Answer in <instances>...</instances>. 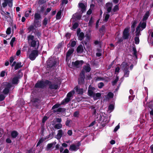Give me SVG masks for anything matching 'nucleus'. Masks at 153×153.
<instances>
[{
	"instance_id": "nucleus-1",
	"label": "nucleus",
	"mask_w": 153,
	"mask_h": 153,
	"mask_svg": "<svg viewBox=\"0 0 153 153\" xmlns=\"http://www.w3.org/2000/svg\"><path fill=\"white\" fill-rule=\"evenodd\" d=\"M47 85H48V88L51 89L57 90L59 88L58 84L52 83L51 82L48 80H45V81L38 80L35 84L34 88H44Z\"/></svg>"
},
{
	"instance_id": "nucleus-2",
	"label": "nucleus",
	"mask_w": 153,
	"mask_h": 153,
	"mask_svg": "<svg viewBox=\"0 0 153 153\" xmlns=\"http://www.w3.org/2000/svg\"><path fill=\"white\" fill-rule=\"evenodd\" d=\"M34 36L32 35H29L27 37L28 44L30 47L35 48L37 45V47L35 49H38L39 46V42L37 39L36 40H34Z\"/></svg>"
},
{
	"instance_id": "nucleus-3",
	"label": "nucleus",
	"mask_w": 153,
	"mask_h": 153,
	"mask_svg": "<svg viewBox=\"0 0 153 153\" xmlns=\"http://www.w3.org/2000/svg\"><path fill=\"white\" fill-rule=\"evenodd\" d=\"M47 68L50 69L54 67L56 63V61L54 59H49L47 62Z\"/></svg>"
},
{
	"instance_id": "nucleus-4",
	"label": "nucleus",
	"mask_w": 153,
	"mask_h": 153,
	"mask_svg": "<svg viewBox=\"0 0 153 153\" xmlns=\"http://www.w3.org/2000/svg\"><path fill=\"white\" fill-rule=\"evenodd\" d=\"M38 49L32 50L29 55V59L32 61L34 60L36 57L38 55L39 51Z\"/></svg>"
},
{
	"instance_id": "nucleus-5",
	"label": "nucleus",
	"mask_w": 153,
	"mask_h": 153,
	"mask_svg": "<svg viewBox=\"0 0 153 153\" xmlns=\"http://www.w3.org/2000/svg\"><path fill=\"white\" fill-rule=\"evenodd\" d=\"M130 28H126L123 30V37L124 39H127L129 38L130 35Z\"/></svg>"
},
{
	"instance_id": "nucleus-6",
	"label": "nucleus",
	"mask_w": 153,
	"mask_h": 153,
	"mask_svg": "<svg viewBox=\"0 0 153 153\" xmlns=\"http://www.w3.org/2000/svg\"><path fill=\"white\" fill-rule=\"evenodd\" d=\"M72 96L71 92H68L67 95V97L61 102L62 104H65V103L68 102L71 99V97Z\"/></svg>"
},
{
	"instance_id": "nucleus-7",
	"label": "nucleus",
	"mask_w": 153,
	"mask_h": 153,
	"mask_svg": "<svg viewBox=\"0 0 153 153\" xmlns=\"http://www.w3.org/2000/svg\"><path fill=\"white\" fill-rule=\"evenodd\" d=\"M22 77V74L17 75L16 76L14 77L12 80V83L14 85H17L19 82V79Z\"/></svg>"
},
{
	"instance_id": "nucleus-8",
	"label": "nucleus",
	"mask_w": 153,
	"mask_h": 153,
	"mask_svg": "<svg viewBox=\"0 0 153 153\" xmlns=\"http://www.w3.org/2000/svg\"><path fill=\"white\" fill-rule=\"evenodd\" d=\"M4 2L2 3V6L3 7L5 8L8 4V6L11 7L13 6V0H3Z\"/></svg>"
},
{
	"instance_id": "nucleus-9",
	"label": "nucleus",
	"mask_w": 153,
	"mask_h": 153,
	"mask_svg": "<svg viewBox=\"0 0 153 153\" xmlns=\"http://www.w3.org/2000/svg\"><path fill=\"white\" fill-rule=\"evenodd\" d=\"M84 63L83 60H76L75 62H72V65L73 67H77V66L79 65H82Z\"/></svg>"
},
{
	"instance_id": "nucleus-10",
	"label": "nucleus",
	"mask_w": 153,
	"mask_h": 153,
	"mask_svg": "<svg viewBox=\"0 0 153 153\" xmlns=\"http://www.w3.org/2000/svg\"><path fill=\"white\" fill-rule=\"evenodd\" d=\"M37 28V27L36 26H35L33 24H32L29 26V27L27 28V30L29 32H33L35 33V32H36V28Z\"/></svg>"
},
{
	"instance_id": "nucleus-11",
	"label": "nucleus",
	"mask_w": 153,
	"mask_h": 153,
	"mask_svg": "<svg viewBox=\"0 0 153 153\" xmlns=\"http://www.w3.org/2000/svg\"><path fill=\"white\" fill-rule=\"evenodd\" d=\"M107 13H109L111 11V10L112 7V3L108 2L106 4H105Z\"/></svg>"
},
{
	"instance_id": "nucleus-12",
	"label": "nucleus",
	"mask_w": 153,
	"mask_h": 153,
	"mask_svg": "<svg viewBox=\"0 0 153 153\" xmlns=\"http://www.w3.org/2000/svg\"><path fill=\"white\" fill-rule=\"evenodd\" d=\"M128 63L125 62H122L121 65V68L123 70L128 69Z\"/></svg>"
},
{
	"instance_id": "nucleus-13",
	"label": "nucleus",
	"mask_w": 153,
	"mask_h": 153,
	"mask_svg": "<svg viewBox=\"0 0 153 153\" xmlns=\"http://www.w3.org/2000/svg\"><path fill=\"white\" fill-rule=\"evenodd\" d=\"M90 37L87 34L85 35V39L84 41H82V43L84 45L85 44V45L87 46L88 45V42L90 40Z\"/></svg>"
},
{
	"instance_id": "nucleus-14",
	"label": "nucleus",
	"mask_w": 153,
	"mask_h": 153,
	"mask_svg": "<svg viewBox=\"0 0 153 153\" xmlns=\"http://www.w3.org/2000/svg\"><path fill=\"white\" fill-rule=\"evenodd\" d=\"M2 85L4 87V88H7L10 90L12 87V85L10 83L7 82H3Z\"/></svg>"
},
{
	"instance_id": "nucleus-15",
	"label": "nucleus",
	"mask_w": 153,
	"mask_h": 153,
	"mask_svg": "<svg viewBox=\"0 0 153 153\" xmlns=\"http://www.w3.org/2000/svg\"><path fill=\"white\" fill-rule=\"evenodd\" d=\"M74 89L78 94L82 95L83 94V88H79L78 86H76Z\"/></svg>"
},
{
	"instance_id": "nucleus-16",
	"label": "nucleus",
	"mask_w": 153,
	"mask_h": 153,
	"mask_svg": "<svg viewBox=\"0 0 153 153\" xmlns=\"http://www.w3.org/2000/svg\"><path fill=\"white\" fill-rule=\"evenodd\" d=\"M73 49H69L67 52L66 56V61H67L68 58L73 53L74 51Z\"/></svg>"
},
{
	"instance_id": "nucleus-17",
	"label": "nucleus",
	"mask_w": 153,
	"mask_h": 153,
	"mask_svg": "<svg viewBox=\"0 0 153 153\" xmlns=\"http://www.w3.org/2000/svg\"><path fill=\"white\" fill-rule=\"evenodd\" d=\"M85 77L79 76L78 80V84L81 85L83 84L85 82Z\"/></svg>"
},
{
	"instance_id": "nucleus-18",
	"label": "nucleus",
	"mask_w": 153,
	"mask_h": 153,
	"mask_svg": "<svg viewBox=\"0 0 153 153\" xmlns=\"http://www.w3.org/2000/svg\"><path fill=\"white\" fill-rule=\"evenodd\" d=\"M18 132L16 130L13 131L11 133V137L13 139L16 138L18 135Z\"/></svg>"
},
{
	"instance_id": "nucleus-19",
	"label": "nucleus",
	"mask_w": 153,
	"mask_h": 153,
	"mask_svg": "<svg viewBox=\"0 0 153 153\" xmlns=\"http://www.w3.org/2000/svg\"><path fill=\"white\" fill-rule=\"evenodd\" d=\"M101 96V94L100 93H94L92 97L94 100H96L100 99Z\"/></svg>"
},
{
	"instance_id": "nucleus-20",
	"label": "nucleus",
	"mask_w": 153,
	"mask_h": 153,
	"mask_svg": "<svg viewBox=\"0 0 153 153\" xmlns=\"http://www.w3.org/2000/svg\"><path fill=\"white\" fill-rule=\"evenodd\" d=\"M66 111V109L62 108H59L56 110H54L53 111L54 113L59 112L63 113L65 112Z\"/></svg>"
},
{
	"instance_id": "nucleus-21",
	"label": "nucleus",
	"mask_w": 153,
	"mask_h": 153,
	"mask_svg": "<svg viewBox=\"0 0 153 153\" xmlns=\"http://www.w3.org/2000/svg\"><path fill=\"white\" fill-rule=\"evenodd\" d=\"M79 7L81 9V11L83 13L86 10V7L85 4L82 3H79L78 4Z\"/></svg>"
},
{
	"instance_id": "nucleus-22",
	"label": "nucleus",
	"mask_w": 153,
	"mask_h": 153,
	"mask_svg": "<svg viewBox=\"0 0 153 153\" xmlns=\"http://www.w3.org/2000/svg\"><path fill=\"white\" fill-rule=\"evenodd\" d=\"M77 53H82L83 51V47L82 45H79L77 47L76 49Z\"/></svg>"
},
{
	"instance_id": "nucleus-23",
	"label": "nucleus",
	"mask_w": 153,
	"mask_h": 153,
	"mask_svg": "<svg viewBox=\"0 0 153 153\" xmlns=\"http://www.w3.org/2000/svg\"><path fill=\"white\" fill-rule=\"evenodd\" d=\"M146 25V22H143L142 23L140 22V24H139L138 26L137 27L139 26V28H141V29H142V30L145 29Z\"/></svg>"
},
{
	"instance_id": "nucleus-24",
	"label": "nucleus",
	"mask_w": 153,
	"mask_h": 153,
	"mask_svg": "<svg viewBox=\"0 0 153 153\" xmlns=\"http://www.w3.org/2000/svg\"><path fill=\"white\" fill-rule=\"evenodd\" d=\"M142 30L141 28H139V26L137 27L136 28V31L135 32V36H139L140 35H141L140 31Z\"/></svg>"
},
{
	"instance_id": "nucleus-25",
	"label": "nucleus",
	"mask_w": 153,
	"mask_h": 153,
	"mask_svg": "<svg viewBox=\"0 0 153 153\" xmlns=\"http://www.w3.org/2000/svg\"><path fill=\"white\" fill-rule=\"evenodd\" d=\"M77 36L78 37L79 40L80 41H82L85 38V35L83 32H81Z\"/></svg>"
},
{
	"instance_id": "nucleus-26",
	"label": "nucleus",
	"mask_w": 153,
	"mask_h": 153,
	"mask_svg": "<svg viewBox=\"0 0 153 153\" xmlns=\"http://www.w3.org/2000/svg\"><path fill=\"white\" fill-rule=\"evenodd\" d=\"M33 25L37 27H40L41 26V22L40 20H34Z\"/></svg>"
},
{
	"instance_id": "nucleus-27",
	"label": "nucleus",
	"mask_w": 153,
	"mask_h": 153,
	"mask_svg": "<svg viewBox=\"0 0 153 153\" xmlns=\"http://www.w3.org/2000/svg\"><path fill=\"white\" fill-rule=\"evenodd\" d=\"M79 148H77V146L75 144H72L70 146L69 150L71 151H76Z\"/></svg>"
},
{
	"instance_id": "nucleus-28",
	"label": "nucleus",
	"mask_w": 153,
	"mask_h": 153,
	"mask_svg": "<svg viewBox=\"0 0 153 153\" xmlns=\"http://www.w3.org/2000/svg\"><path fill=\"white\" fill-rule=\"evenodd\" d=\"M23 66V65H22V63L19 62L17 63L15 65L14 69L15 70H17L19 68H22Z\"/></svg>"
},
{
	"instance_id": "nucleus-29",
	"label": "nucleus",
	"mask_w": 153,
	"mask_h": 153,
	"mask_svg": "<svg viewBox=\"0 0 153 153\" xmlns=\"http://www.w3.org/2000/svg\"><path fill=\"white\" fill-rule=\"evenodd\" d=\"M149 16V11H147L146 13H145V15L143 17V21H146V20L148 19Z\"/></svg>"
},
{
	"instance_id": "nucleus-30",
	"label": "nucleus",
	"mask_w": 153,
	"mask_h": 153,
	"mask_svg": "<svg viewBox=\"0 0 153 153\" xmlns=\"http://www.w3.org/2000/svg\"><path fill=\"white\" fill-rule=\"evenodd\" d=\"M124 72L123 76L126 77H128L129 76L130 71L128 70V69L123 70Z\"/></svg>"
},
{
	"instance_id": "nucleus-31",
	"label": "nucleus",
	"mask_w": 153,
	"mask_h": 153,
	"mask_svg": "<svg viewBox=\"0 0 153 153\" xmlns=\"http://www.w3.org/2000/svg\"><path fill=\"white\" fill-rule=\"evenodd\" d=\"M41 16L40 14L38 13H35L34 16V20H40L41 18Z\"/></svg>"
},
{
	"instance_id": "nucleus-32",
	"label": "nucleus",
	"mask_w": 153,
	"mask_h": 153,
	"mask_svg": "<svg viewBox=\"0 0 153 153\" xmlns=\"http://www.w3.org/2000/svg\"><path fill=\"white\" fill-rule=\"evenodd\" d=\"M105 29V25H102L101 28L99 29V31L100 33H101L102 35L104 34V31Z\"/></svg>"
},
{
	"instance_id": "nucleus-33",
	"label": "nucleus",
	"mask_w": 153,
	"mask_h": 153,
	"mask_svg": "<svg viewBox=\"0 0 153 153\" xmlns=\"http://www.w3.org/2000/svg\"><path fill=\"white\" fill-rule=\"evenodd\" d=\"M62 136V130L61 129L59 130L58 131V133L57 134L58 139H60Z\"/></svg>"
},
{
	"instance_id": "nucleus-34",
	"label": "nucleus",
	"mask_w": 153,
	"mask_h": 153,
	"mask_svg": "<svg viewBox=\"0 0 153 153\" xmlns=\"http://www.w3.org/2000/svg\"><path fill=\"white\" fill-rule=\"evenodd\" d=\"M90 88H88V95L91 97H93L94 93V91H92L91 90H90Z\"/></svg>"
},
{
	"instance_id": "nucleus-35",
	"label": "nucleus",
	"mask_w": 153,
	"mask_h": 153,
	"mask_svg": "<svg viewBox=\"0 0 153 153\" xmlns=\"http://www.w3.org/2000/svg\"><path fill=\"white\" fill-rule=\"evenodd\" d=\"M61 10H60L58 12L56 15V19H61Z\"/></svg>"
},
{
	"instance_id": "nucleus-36",
	"label": "nucleus",
	"mask_w": 153,
	"mask_h": 153,
	"mask_svg": "<svg viewBox=\"0 0 153 153\" xmlns=\"http://www.w3.org/2000/svg\"><path fill=\"white\" fill-rule=\"evenodd\" d=\"M63 105L64 104H62L61 102L60 104L58 103H56L53 106L52 108V109L53 110H55V109L58 108L61 105Z\"/></svg>"
},
{
	"instance_id": "nucleus-37",
	"label": "nucleus",
	"mask_w": 153,
	"mask_h": 153,
	"mask_svg": "<svg viewBox=\"0 0 153 153\" xmlns=\"http://www.w3.org/2000/svg\"><path fill=\"white\" fill-rule=\"evenodd\" d=\"M10 91V90L7 88H4L3 90L2 93L5 95H7Z\"/></svg>"
},
{
	"instance_id": "nucleus-38",
	"label": "nucleus",
	"mask_w": 153,
	"mask_h": 153,
	"mask_svg": "<svg viewBox=\"0 0 153 153\" xmlns=\"http://www.w3.org/2000/svg\"><path fill=\"white\" fill-rule=\"evenodd\" d=\"M48 19L45 17L43 20L42 21V24L43 25L45 26H46L48 23Z\"/></svg>"
},
{
	"instance_id": "nucleus-39",
	"label": "nucleus",
	"mask_w": 153,
	"mask_h": 153,
	"mask_svg": "<svg viewBox=\"0 0 153 153\" xmlns=\"http://www.w3.org/2000/svg\"><path fill=\"white\" fill-rule=\"evenodd\" d=\"M62 127V125L61 123H58L56 124L54 126V128L55 129H59L61 128Z\"/></svg>"
},
{
	"instance_id": "nucleus-40",
	"label": "nucleus",
	"mask_w": 153,
	"mask_h": 153,
	"mask_svg": "<svg viewBox=\"0 0 153 153\" xmlns=\"http://www.w3.org/2000/svg\"><path fill=\"white\" fill-rule=\"evenodd\" d=\"M119 79V76H117L116 79L114 80L112 82V85H115L118 81Z\"/></svg>"
},
{
	"instance_id": "nucleus-41",
	"label": "nucleus",
	"mask_w": 153,
	"mask_h": 153,
	"mask_svg": "<svg viewBox=\"0 0 153 153\" xmlns=\"http://www.w3.org/2000/svg\"><path fill=\"white\" fill-rule=\"evenodd\" d=\"M134 41L136 44L137 45L139 44L140 42L139 36H135L134 38Z\"/></svg>"
},
{
	"instance_id": "nucleus-42",
	"label": "nucleus",
	"mask_w": 153,
	"mask_h": 153,
	"mask_svg": "<svg viewBox=\"0 0 153 153\" xmlns=\"http://www.w3.org/2000/svg\"><path fill=\"white\" fill-rule=\"evenodd\" d=\"M86 72H89L91 70V68L89 66H86L84 68Z\"/></svg>"
},
{
	"instance_id": "nucleus-43",
	"label": "nucleus",
	"mask_w": 153,
	"mask_h": 153,
	"mask_svg": "<svg viewBox=\"0 0 153 153\" xmlns=\"http://www.w3.org/2000/svg\"><path fill=\"white\" fill-rule=\"evenodd\" d=\"M64 45V42L63 41H62V42L58 44L57 46V48L58 49H59V48H61Z\"/></svg>"
},
{
	"instance_id": "nucleus-44",
	"label": "nucleus",
	"mask_w": 153,
	"mask_h": 153,
	"mask_svg": "<svg viewBox=\"0 0 153 153\" xmlns=\"http://www.w3.org/2000/svg\"><path fill=\"white\" fill-rule=\"evenodd\" d=\"M105 120L104 119L103 121H102L101 123L102 127H104L105 126L106 124L108 123L106 120L105 121L104 120Z\"/></svg>"
},
{
	"instance_id": "nucleus-45",
	"label": "nucleus",
	"mask_w": 153,
	"mask_h": 153,
	"mask_svg": "<svg viewBox=\"0 0 153 153\" xmlns=\"http://www.w3.org/2000/svg\"><path fill=\"white\" fill-rule=\"evenodd\" d=\"M53 144H52V143H48L46 146V150H48L53 147Z\"/></svg>"
},
{
	"instance_id": "nucleus-46",
	"label": "nucleus",
	"mask_w": 153,
	"mask_h": 153,
	"mask_svg": "<svg viewBox=\"0 0 153 153\" xmlns=\"http://www.w3.org/2000/svg\"><path fill=\"white\" fill-rule=\"evenodd\" d=\"M119 10V8L118 5H116L114 6L112 10L113 12H114L117 11Z\"/></svg>"
},
{
	"instance_id": "nucleus-47",
	"label": "nucleus",
	"mask_w": 153,
	"mask_h": 153,
	"mask_svg": "<svg viewBox=\"0 0 153 153\" xmlns=\"http://www.w3.org/2000/svg\"><path fill=\"white\" fill-rule=\"evenodd\" d=\"M93 22L94 21L93 20L92 17H91L88 23V26L91 27Z\"/></svg>"
},
{
	"instance_id": "nucleus-48",
	"label": "nucleus",
	"mask_w": 153,
	"mask_h": 153,
	"mask_svg": "<svg viewBox=\"0 0 153 153\" xmlns=\"http://www.w3.org/2000/svg\"><path fill=\"white\" fill-rule=\"evenodd\" d=\"M36 32V34L39 39H40L42 35L41 32L39 31H37Z\"/></svg>"
},
{
	"instance_id": "nucleus-49",
	"label": "nucleus",
	"mask_w": 153,
	"mask_h": 153,
	"mask_svg": "<svg viewBox=\"0 0 153 153\" xmlns=\"http://www.w3.org/2000/svg\"><path fill=\"white\" fill-rule=\"evenodd\" d=\"M137 23V20H134L133 22L132 25L131 26V28H135L136 25Z\"/></svg>"
},
{
	"instance_id": "nucleus-50",
	"label": "nucleus",
	"mask_w": 153,
	"mask_h": 153,
	"mask_svg": "<svg viewBox=\"0 0 153 153\" xmlns=\"http://www.w3.org/2000/svg\"><path fill=\"white\" fill-rule=\"evenodd\" d=\"M110 17V15L109 14H106L104 19V21L105 22H107Z\"/></svg>"
},
{
	"instance_id": "nucleus-51",
	"label": "nucleus",
	"mask_w": 153,
	"mask_h": 153,
	"mask_svg": "<svg viewBox=\"0 0 153 153\" xmlns=\"http://www.w3.org/2000/svg\"><path fill=\"white\" fill-rule=\"evenodd\" d=\"M132 50L133 51V55L137 57V51L136 48L135 47H134L132 48Z\"/></svg>"
},
{
	"instance_id": "nucleus-52",
	"label": "nucleus",
	"mask_w": 153,
	"mask_h": 153,
	"mask_svg": "<svg viewBox=\"0 0 153 153\" xmlns=\"http://www.w3.org/2000/svg\"><path fill=\"white\" fill-rule=\"evenodd\" d=\"M71 42V47H74L76 45V42L75 41H72L71 40L70 41V42Z\"/></svg>"
},
{
	"instance_id": "nucleus-53",
	"label": "nucleus",
	"mask_w": 153,
	"mask_h": 153,
	"mask_svg": "<svg viewBox=\"0 0 153 153\" xmlns=\"http://www.w3.org/2000/svg\"><path fill=\"white\" fill-rule=\"evenodd\" d=\"M79 26V24L78 23L75 22V23L74 25L72 26V28L74 29H76Z\"/></svg>"
},
{
	"instance_id": "nucleus-54",
	"label": "nucleus",
	"mask_w": 153,
	"mask_h": 153,
	"mask_svg": "<svg viewBox=\"0 0 153 153\" xmlns=\"http://www.w3.org/2000/svg\"><path fill=\"white\" fill-rule=\"evenodd\" d=\"M68 0H62L61 5V7L64 4H67L68 3Z\"/></svg>"
},
{
	"instance_id": "nucleus-55",
	"label": "nucleus",
	"mask_w": 153,
	"mask_h": 153,
	"mask_svg": "<svg viewBox=\"0 0 153 153\" xmlns=\"http://www.w3.org/2000/svg\"><path fill=\"white\" fill-rule=\"evenodd\" d=\"M114 108V105L112 104H110L108 107V109L109 110H113Z\"/></svg>"
},
{
	"instance_id": "nucleus-56",
	"label": "nucleus",
	"mask_w": 153,
	"mask_h": 153,
	"mask_svg": "<svg viewBox=\"0 0 153 153\" xmlns=\"http://www.w3.org/2000/svg\"><path fill=\"white\" fill-rule=\"evenodd\" d=\"M104 86V84L102 82L99 83L98 85V87L100 88H101Z\"/></svg>"
},
{
	"instance_id": "nucleus-57",
	"label": "nucleus",
	"mask_w": 153,
	"mask_h": 153,
	"mask_svg": "<svg viewBox=\"0 0 153 153\" xmlns=\"http://www.w3.org/2000/svg\"><path fill=\"white\" fill-rule=\"evenodd\" d=\"M4 16L5 19L7 20V22L10 21V19H11V16L10 15H8L7 16L5 15Z\"/></svg>"
},
{
	"instance_id": "nucleus-58",
	"label": "nucleus",
	"mask_w": 153,
	"mask_h": 153,
	"mask_svg": "<svg viewBox=\"0 0 153 153\" xmlns=\"http://www.w3.org/2000/svg\"><path fill=\"white\" fill-rule=\"evenodd\" d=\"M11 32V28L10 27H8L6 31V34L7 35H9L10 34Z\"/></svg>"
},
{
	"instance_id": "nucleus-59",
	"label": "nucleus",
	"mask_w": 153,
	"mask_h": 153,
	"mask_svg": "<svg viewBox=\"0 0 153 153\" xmlns=\"http://www.w3.org/2000/svg\"><path fill=\"white\" fill-rule=\"evenodd\" d=\"M5 97V96L3 94H1L0 95V101L3 100Z\"/></svg>"
},
{
	"instance_id": "nucleus-60",
	"label": "nucleus",
	"mask_w": 153,
	"mask_h": 153,
	"mask_svg": "<svg viewBox=\"0 0 153 153\" xmlns=\"http://www.w3.org/2000/svg\"><path fill=\"white\" fill-rule=\"evenodd\" d=\"M79 114V111H75L74 114V116L75 117H78Z\"/></svg>"
},
{
	"instance_id": "nucleus-61",
	"label": "nucleus",
	"mask_w": 153,
	"mask_h": 153,
	"mask_svg": "<svg viewBox=\"0 0 153 153\" xmlns=\"http://www.w3.org/2000/svg\"><path fill=\"white\" fill-rule=\"evenodd\" d=\"M123 38H118L117 41V44H120L123 42Z\"/></svg>"
},
{
	"instance_id": "nucleus-62",
	"label": "nucleus",
	"mask_w": 153,
	"mask_h": 153,
	"mask_svg": "<svg viewBox=\"0 0 153 153\" xmlns=\"http://www.w3.org/2000/svg\"><path fill=\"white\" fill-rule=\"evenodd\" d=\"M108 96L110 98H112L114 96V94H113L111 92H109L108 94Z\"/></svg>"
},
{
	"instance_id": "nucleus-63",
	"label": "nucleus",
	"mask_w": 153,
	"mask_h": 153,
	"mask_svg": "<svg viewBox=\"0 0 153 153\" xmlns=\"http://www.w3.org/2000/svg\"><path fill=\"white\" fill-rule=\"evenodd\" d=\"M79 76L85 77V71L82 70L81 73L80 74Z\"/></svg>"
},
{
	"instance_id": "nucleus-64",
	"label": "nucleus",
	"mask_w": 153,
	"mask_h": 153,
	"mask_svg": "<svg viewBox=\"0 0 153 153\" xmlns=\"http://www.w3.org/2000/svg\"><path fill=\"white\" fill-rule=\"evenodd\" d=\"M71 35L70 33H67L65 34V36L66 38H68V39H70Z\"/></svg>"
}]
</instances>
